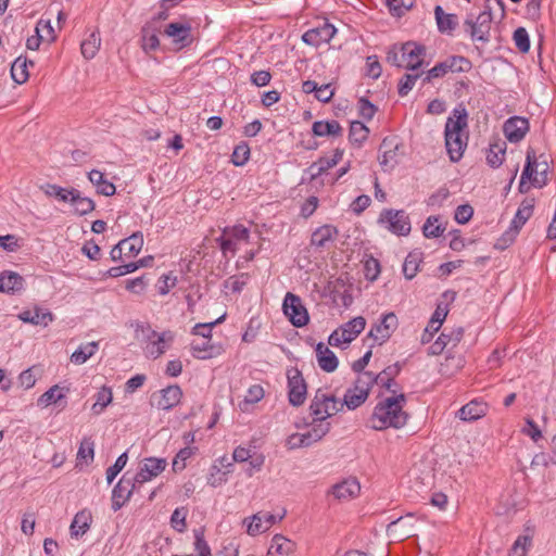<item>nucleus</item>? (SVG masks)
<instances>
[{"instance_id":"f257e3e1","label":"nucleus","mask_w":556,"mask_h":556,"mask_svg":"<svg viewBox=\"0 0 556 556\" xmlns=\"http://www.w3.org/2000/svg\"><path fill=\"white\" fill-rule=\"evenodd\" d=\"M393 393L395 392L393 391ZM406 402V395L403 393L393 394L379 401L369 419L370 428L377 431L388 428H403L409 418V415L404 410Z\"/></svg>"},{"instance_id":"f03ea898","label":"nucleus","mask_w":556,"mask_h":556,"mask_svg":"<svg viewBox=\"0 0 556 556\" xmlns=\"http://www.w3.org/2000/svg\"><path fill=\"white\" fill-rule=\"evenodd\" d=\"M467 112L465 108L454 109L452 116L447 117L444 129L445 147L452 162H458L467 147L468 136Z\"/></svg>"},{"instance_id":"7ed1b4c3","label":"nucleus","mask_w":556,"mask_h":556,"mask_svg":"<svg viewBox=\"0 0 556 556\" xmlns=\"http://www.w3.org/2000/svg\"><path fill=\"white\" fill-rule=\"evenodd\" d=\"M135 336L136 339L141 342L144 355L153 359L164 354L168 344L174 340L172 331L167 330L159 333L153 330L150 325L144 324H138L136 326Z\"/></svg>"},{"instance_id":"20e7f679","label":"nucleus","mask_w":556,"mask_h":556,"mask_svg":"<svg viewBox=\"0 0 556 556\" xmlns=\"http://www.w3.org/2000/svg\"><path fill=\"white\" fill-rule=\"evenodd\" d=\"M548 162L544 154H541L539 157L535 155V151L532 148H529L527 151L526 165L522 170L519 184L520 192H526L529 187L526 189L525 184L526 180H530L531 185L535 188H542L548 182Z\"/></svg>"},{"instance_id":"39448f33","label":"nucleus","mask_w":556,"mask_h":556,"mask_svg":"<svg viewBox=\"0 0 556 556\" xmlns=\"http://www.w3.org/2000/svg\"><path fill=\"white\" fill-rule=\"evenodd\" d=\"M492 20L491 9L485 8L478 15L468 14L463 23V27L472 41L488 43L491 36Z\"/></svg>"},{"instance_id":"423d86ee","label":"nucleus","mask_w":556,"mask_h":556,"mask_svg":"<svg viewBox=\"0 0 556 556\" xmlns=\"http://www.w3.org/2000/svg\"><path fill=\"white\" fill-rule=\"evenodd\" d=\"M343 408V404L332 394L318 389L311 401L309 413L317 421H327V419Z\"/></svg>"},{"instance_id":"0eeeda50","label":"nucleus","mask_w":556,"mask_h":556,"mask_svg":"<svg viewBox=\"0 0 556 556\" xmlns=\"http://www.w3.org/2000/svg\"><path fill=\"white\" fill-rule=\"evenodd\" d=\"M471 62L463 55H451L444 61L437 63L425 73L422 85L429 84L432 79L441 78L447 73H467L471 70Z\"/></svg>"},{"instance_id":"6e6552de","label":"nucleus","mask_w":556,"mask_h":556,"mask_svg":"<svg viewBox=\"0 0 556 556\" xmlns=\"http://www.w3.org/2000/svg\"><path fill=\"white\" fill-rule=\"evenodd\" d=\"M533 210H534V199H532V198L525 199L520 203V205L510 223L509 229L497 241L495 247L498 249H505L508 244H510L515 240L516 236L518 235V232L522 228V226L532 216Z\"/></svg>"},{"instance_id":"1a4fd4ad","label":"nucleus","mask_w":556,"mask_h":556,"mask_svg":"<svg viewBox=\"0 0 556 556\" xmlns=\"http://www.w3.org/2000/svg\"><path fill=\"white\" fill-rule=\"evenodd\" d=\"M378 224L396 236H408L412 229L404 210L384 208L379 215Z\"/></svg>"},{"instance_id":"9d476101","label":"nucleus","mask_w":556,"mask_h":556,"mask_svg":"<svg viewBox=\"0 0 556 556\" xmlns=\"http://www.w3.org/2000/svg\"><path fill=\"white\" fill-rule=\"evenodd\" d=\"M283 314L294 327H304L309 321L307 309L299 295L288 292L282 303Z\"/></svg>"},{"instance_id":"9b49d317","label":"nucleus","mask_w":556,"mask_h":556,"mask_svg":"<svg viewBox=\"0 0 556 556\" xmlns=\"http://www.w3.org/2000/svg\"><path fill=\"white\" fill-rule=\"evenodd\" d=\"M289 403L299 407L304 404L307 395V384L302 372L293 367L287 371Z\"/></svg>"},{"instance_id":"f8f14e48","label":"nucleus","mask_w":556,"mask_h":556,"mask_svg":"<svg viewBox=\"0 0 556 556\" xmlns=\"http://www.w3.org/2000/svg\"><path fill=\"white\" fill-rule=\"evenodd\" d=\"M399 327L397 316L393 312L382 314L379 321L374 324L368 337L378 345L386 343Z\"/></svg>"},{"instance_id":"ddd939ff","label":"nucleus","mask_w":556,"mask_h":556,"mask_svg":"<svg viewBox=\"0 0 556 556\" xmlns=\"http://www.w3.org/2000/svg\"><path fill=\"white\" fill-rule=\"evenodd\" d=\"M141 486L136 479L126 472L112 491V509L117 511L130 498L131 494Z\"/></svg>"},{"instance_id":"4468645a","label":"nucleus","mask_w":556,"mask_h":556,"mask_svg":"<svg viewBox=\"0 0 556 556\" xmlns=\"http://www.w3.org/2000/svg\"><path fill=\"white\" fill-rule=\"evenodd\" d=\"M402 65L409 71H417L424 63L426 48L414 41H407L400 47Z\"/></svg>"},{"instance_id":"2eb2a0df","label":"nucleus","mask_w":556,"mask_h":556,"mask_svg":"<svg viewBox=\"0 0 556 556\" xmlns=\"http://www.w3.org/2000/svg\"><path fill=\"white\" fill-rule=\"evenodd\" d=\"M337 28L326 21L321 26L311 28L302 35V41L312 47L328 43L336 36Z\"/></svg>"},{"instance_id":"dca6fc26","label":"nucleus","mask_w":556,"mask_h":556,"mask_svg":"<svg viewBox=\"0 0 556 556\" xmlns=\"http://www.w3.org/2000/svg\"><path fill=\"white\" fill-rule=\"evenodd\" d=\"M166 465L167 463L165 458H146L142 466L140 467V470L134 476V478L141 486L146 482L151 481L153 478L163 472L166 468Z\"/></svg>"},{"instance_id":"f3484780","label":"nucleus","mask_w":556,"mask_h":556,"mask_svg":"<svg viewBox=\"0 0 556 556\" xmlns=\"http://www.w3.org/2000/svg\"><path fill=\"white\" fill-rule=\"evenodd\" d=\"M276 522L277 518L275 515L263 511H260L243 520V525L247 527L248 534L252 536L266 532Z\"/></svg>"},{"instance_id":"a211bd4d","label":"nucleus","mask_w":556,"mask_h":556,"mask_svg":"<svg viewBox=\"0 0 556 556\" xmlns=\"http://www.w3.org/2000/svg\"><path fill=\"white\" fill-rule=\"evenodd\" d=\"M464 336L462 327L453 328L450 331L446 329L438 337V339L429 346L428 353L430 355H440L445 348L451 345L456 346Z\"/></svg>"},{"instance_id":"6ab92c4d","label":"nucleus","mask_w":556,"mask_h":556,"mask_svg":"<svg viewBox=\"0 0 556 556\" xmlns=\"http://www.w3.org/2000/svg\"><path fill=\"white\" fill-rule=\"evenodd\" d=\"M164 34L172 38L177 49L188 47L192 42L191 26L188 23H169Z\"/></svg>"},{"instance_id":"aec40b11","label":"nucleus","mask_w":556,"mask_h":556,"mask_svg":"<svg viewBox=\"0 0 556 556\" xmlns=\"http://www.w3.org/2000/svg\"><path fill=\"white\" fill-rule=\"evenodd\" d=\"M529 130V121L525 117L513 116L503 126L505 137L509 142L521 141Z\"/></svg>"},{"instance_id":"412c9836","label":"nucleus","mask_w":556,"mask_h":556,"mask_svg":"<svg viewBox=\"0 0 556 556\" xmlns=\"http://www.w3.org/2000/svg\"><path fill=\"white\" fill-rule=\"evenodd\" d=\"M338 236V229L332 225L318 227L311 237V245L315 248H327Z\"/></svg>"},{"instance_id":"4be33fe9","label":"nucleus","mask_w":556,"mask_h":556,"mask_svg":"<svg viewBox=\"0 0 556 556\" xmlns=\"http://www.w3.org/2000/svg\"><path fill=\"white\" fill-rule=\"evenodd\" d=\"M317 363L326 372H332L337 369L339 361L336 354L323 342H319L315 349Z\"/></svg>"},{"instance_id":"5701e85b","label":"nucleus","mask_w":556,"mask_h":556,"mask_svg":"<svg viewBox=\"0 0 556 556\" xmlns=\"http://www.w3.org/2000/svg\"><path fill=\"white\" fill-rule=\"evenodd\" d=\"M182 391L179 386H169L160 392L157 408L169 410L175 407L181 400Z\"/></svg>"},{"instance_id":"b1692460","label":"nucleus","mask_w":556,"mask_h":556,"mask_svg":"<svg viewBox=\"0 0 556 556\" xmlns=\"http://www.w3.org/2000/svg\"><path fill=\"white\" fill-rule=\"evenodd\" d=\"M24 289V278L15 271L0 274V292L14 294Z\"/></svg>"},{"instance_id":"393cba45","label":"nucleus","mask_w":556,"mask_h":556,"mask_svg":"<svg viewBox=\"0 0 556 556\" xmlns=\"http://www.w3.org/2000/svg\"><path fill=\"white\" fill-rule=\"evenodd\" d=\"M434 17L438 26V30L441 34H452L457 25L458 17L453 13H445L441 5L434 8Z\"/></svg>"},{"instance_id":"a878e982","label":"nucleus","mask_w":556,"mask_h":556,"mask_svg":"<svg viewBox=\"0 0 556 556\" xmlns=\"http://www.w3.org/2000/svg\"><path fill=\"white\" fill-rule=\"evenodd\" d=\"M17 317L24 323L43 327H47L53 320L51 312L42 311L38 307H36L35 311H23L17 315Z\"/></svg>"},{"instance_id":"bb28decb","label":"nucleus","mask_w":556,"mask_h":556,"mask_svg":"<svg viewBox=\"0 0 556 556\" xmlns=\"http://www.w3.org/2000/svg\"><path fill=\"white\" fill-rule=\"evenodd\" d=\"M488 405L483 402L470 401L458 410V417L464 421H475L485 416Z\"/></svg>"},{"instance_id":"cd10ccee","label":"nucleus","mask_w":556,"mask_h":556,"mask_svg":"<svg viewBox=\"0 0 556 556\" xmlns=\"http://www.w3.org/2000/svg\"><path fill=\"white\" fill-rule=\"evenodd\" d=\"M361 491V485L355 479H348L337 483L332 488V494L336 498L346 501L355 497Z\"/></svg>"},{"instance_id":"c85d7f7f","label":"nucleus","mask_w":556,"mask_h":556,"mask_svg":"<svg viewBox=\"0 0 556 556\" xmlns=\"http://www.w3.org/2000/svg\"><path fill=\"white\" fill-rule=\"evenodd\" d=\"M89 181L96 187L99 194L111 197L115 193V185L109 181L104 174L98 169H92L88 173Z\"/></svg>"},{"instance_id":"c756f323","label":"nucleus","mask_w":556,"mask_h":556,"mask_svg":"<svg viewBox=\"0 0 556 556\" xmlns=\"http://www.w3.org/2000/svg\"><path fill=\"white\" fill-rule=\"evenodd\" d=\"M157 28L152 23H147L141 28V48L144 52L149 53L155 51L160 46L157 36Z\"/></svg>"},{"instance_id":"7c9ffc66","label":"nucleus","mask_w":556,"mask_h":556,"mask_svg":"<svg viewBox=\"0 0 556 556\" xmlns=\"http://www.w3.org/2000/svg\"><path fill=\"white\" fill-rule=\"evenodd\" d=\"M330 431V422L317 421L313 418L307 431L302 432L308 446L320 441Z\"/></svg>"},{"instance_id":"2f4dec72","label":"nucleus","mask_w":556,"mask_h":556,"mask_svg":"<svg viewBox=\"0 0 556 556\" xmlns=\"http://www.w3.org/2000/svg\"><path fill=\"white\" fill-rule=\"evenodd\" d=\"M91 520L92 517L90 511L86 509L78 511L71 523V535L73 538L84 535L89 530Z\"/></svg>"},{"instance_id":"473e14b6","label":"nucleus","mask_w":556,"mask_h":556,"mask_svg":"<svg viewBox=\"0 0 556 556\" xmlns=\"http://www.w3.org/2000/svg\"><path fill=\"white\" fill-rule=\"evenodd\" d=\"M525 531L527 534L519 535L514 542L509 551V556H527V553L532 545L534 529L531 526H527Z\"/></svg>"},{"instance_id":"72a5a7b5","label":"nucleus","mask_w":556,"mask_h":556,"mask_svg":"<svg viewBox=\"0 0 556 556\" xmlns=\"http://www.w3.org/2000/svg\"><path fill=\"white\" fill-rule=\"evenodd\" d=\"M312 131L317 137L341 136L342 127L340 123L336 119L316 121L313 123Z\"/></svg>"},{"instance_id":"f704fd0d","label":"nucleus","mask_w":556,"mask_h":556,"mask_svg":"<svg viewBox=\"0 0 556 556\" xmlns=\"http://www.w3.org/2000/svg\"><path fill=\"white\" fill-rule=\"evenodd\" d=\"M70 203L74 207V213L79 216H85L96 208V203L92 199L81 195L80 191L75 189Z\"/></svg>"},{"instance_id":"c9c22d12","label":"nucleus","mask_w":556,"mask_h":556,"mask_svg":"<svg viewBox=\"0 0 556 556\" xmlns=\"http://www.w3.org/2000/svg\"><path fill=\"white\" fill-rule=\"evenodd\" d=\"M28 65L34 66L35 63L33 61H28L26 58L23 56L16 58L15 61L12 63L11 76L16 84L22 85L25 81H27L29 77V73L27 70Z\"/></svg>"},{"instance_id":"e433bc0d","label":"nucleus","mask_w":556,"mask_h":556,"mask_svg":"<svg viewBox=\"0 0 556 556\" xmlns=\"http://www.w3.org/2000/svg\"><path fill=\"white\" fill-rule=\"evenodd\" d=\"M98 349L99 343L96 341L81 344L71 355V362L75 365H83L97 353Z\"/></svg>"},{"instance_id":"4c0bfd02","label":"nucleus","mask_w":556,"mask_h":556,"mask_svg":"<svg viewBox=\"0 0 556 556\" xmlns=\"http://www.w3.org/2000/svg\"><path fill=\"white\" fill-rule=\"evenodd\" d=\"M101 46L100 33L98 30H93L88 38H86L81 45L80 50L81 54L85 59L91 60L96 56Z\"/></svg>"},{"instance_id":"58836bf2","label":"nucleus","mask_w":556,"mask_h":556,"mask_svg":"<svg viewBox=\"0 0 556 556\" xmlns=\"http://www.w3.org/2000/svg\"><path fill=\"white\" fill-rule=\"evenodd\" d=\"M293 549H294V543L291 540L285 538L281 534H276L271 539L268 554H270V555L277 554L280 556H287V555H290L293 552Z\"/></svg>"},{"instance_id":"ea45409f","label":"nucleus","mask_w":556,"mask_h":556,"mask_svg":"<svg viewBox=\"0 0 556 556\" xmlns=\"http://www.w3.org/2000/svg\"><path fill=\"white\" fill-rule=\"evenodd\" d=\"M365 326L366 319L363 316H357L342 325L339 329L341 332H344L348 341L352 342L365 329Z\"/></svg>"},{"instance_id":"a19ab883","label":"nucleus","mask_w":556,"mask_h":556,"mask_svg":"<svg viewBox=\"0 0 556 556\" xmlns=\"http://www.w3.org/2000/svg\"><path fill=\"white\" fill-rule=\"evenodd\" d=\"M125 257L136 256L143 247V236L141 232H135L130 237L121 240Z\"/></svg>"},{"instance_id":"79ce46f5","label":"nucleus","mask_w":556,"mask_h":556,"mask_svg":"<svg viewBox=\"0 0 556 556\" xmlns=\"http://www.w3.org/2000/svg\"><path fill=\"white\" fill-rule=\"evenodd\" d=\"M421 262V252L413 251L408 253L403 264V274L406 279L410 280L417 275Z\"/></svg>"},{"instance_id":"37998d69","label":"nucleus","mask_w":556,"mask_h":556,"mask_svg":"<svg viewBox=\"0 0 556 556\" xmlns=\"http://www.w3.org/2000/svg\"><path fill=\"white\" fill-rule=\"evenodd\" d=\"M41 189L46 195L55 198L63 203L70 202L75 191V188L67 189L54 184H46Z\"/></svg>"},{"instance_id":"c03bdc74","label":"nucleus","mask_w":556,"mask_h":556,"mask_svg":"<svg viewBox=\"0 0 556 556\" xmlns=\"http://www.w3.org/2000/svg\"><path fill=\"white\" fill-rule=\"evenodd\" d=\"M64 397V389L55 384L39 396V399L37 400V405L40 407H48L51 404H56Z\"/></svg>"},{"instance_id":"a18cd8bd","label":"nucleus","mask_w":556,"mask_h":556,"mask_svg":"<svg viewBox=\"0 0 556 556\" xmlns=\"http://www.w3.org/2000/svg\"><path fill=\"white\" fill-rule=\"evenodd\" d=\"M505 153V142L490 144V148L486 152V163L493 168L500 167L504 161Z\"/></svg>"},{"instance_id":"49530a36","label":"nucleus","mask_w":556,"mask_h":556,"mask_svg":"<svg viewBox=\"0 0 556 556\" xmlns=\"http://www.w3.org/2000/svg\"><path fill=\"white\" fill-rule=\"evenodd\" d=\"M400 364L394 363L375 376L377 378L378 384L384 387L387 390H391V387L395 384L394 378L400 374Z\"/></svg>"},{"instance_id":"de8ad7c7","label":"nucleus","mask_w":556,"mask_h":556,"mask_svg":"<svg viewBox=\"0 0 556 556\" xmlns=\"http://www.w3.org/2000/svg\"><path fill=\"white\" fill-rule=\"evenodd\" d=\"M369 129L362 122L354 121L350 125L349 140L352 144L362 146L368 138Z\"/></svg>"},{"instance_id":"09e8293b","label":"nucleus","mask_w":556,"mask_h":556,"mask_svg":"<svg viewBox=\"0 0 556 556\" xmlns=\"http://www.w3.org/2000/svg\"><path fill=\"white\" fill-rule=\"evenodd\" d=\"M367 393L365 391H358L354 387L349 388L344 394L343 406L345 405L349 409H355L359 407L366 400Z\"/></svg>"},{"instance_id":"8fccbe9b","label":"nucleus","mask_w":556,"mask_h":556,"mask_svg":"<svg viewBox=\"0 0 556 556\" xmlns=\"http://www.w3.org/2000/svg\"><path fill=\"white\" fill-rule=\"evenodd\" d=\"M444 231L445 226L439 223L438 216H429L422 226V233L426 238H439Z\"/></svg>"},{"instance_id":"3c124183","label":"nucleus","mask_w":556,"mask_h":556,"mask_svg":"<svg viewBox=\"0 0 556 556\" xmlns=\"http://www.w3.org/2000/svg\"><path fill=\"white\" fill-rule=\"evenodd\" d=\"M213 346L211 339H202L201 341H193L190 344V352L193 357L199 359H207L212 357Z\"/></svg>"},{"instance_id":"603ef678","label":"nucleus","mask_w":556,"mask_h":556,"mask_svg":"<svg viewBox=\"0 0 556 556\" xmlns=\"http://www.w3.org/2000/svg\"><path fill=\"white\" fill-rule=\"evenodd\" d=\"M396 149L397 146L392 149L387 140L384 139L380 146L381 155L379 156L380 165L383 168H393L394 165L397 163L395 156H396Z\"/></svg>"},{"instance_id":"864d4df0","label":"nucleus","mask_w":556,"mask_h":556,"mask_svg":"<svg viewBox=\"0 0 556 556\" xmlns=\"http://www.w3.org/2000/svg\"><path fill=\"white\" fill-rule=\"evenodd\" d=\"M113 395L110 388L103 387L96 394V402L91 409L94 415H100L104 408L112 402Z\"/></svg>"},{"instance_id":"5fc2aeb1","label":"nucleus","mask_w":556,"mask_h":556,"mask_svg":"<svg viewBox=\"0 0 556 556\" xmlns=\"http://www.w3.org/2000/svg\"><path fill=\"white\" fill-rule=\"evenodd\" d=\"M415 0H389L387 7L390 14L395 17H402L414 7Z\"/></svg>"},{"instance_id":"6e6d98bb","label":"nucleus","mask_w":556,"mask_h":556,"mask_svg":"<svg viewBox=\"0 0 556 556\" xmlns=\"http://www.w3.org/2000/svg\"><path fill=\"white\" fill-rule=\"evenodd\" d=\"M94 456V442L91 438H84L80 442L77 459L88 464L93 460Z\"/></svg>"},{"instance_id":"4d7b16f0","label":"nucleus","mask_w":556,"mask_h":556,"mask_svg":"<svg viewBox=\"0 0 556 556\" xmlns=\"http://www.w3.org/2000/svg\"><path fill=\"white\" fill-rule=\"evenodd\" d=\"M250 159V147L245 142H241L235 147L231 154V163L235 166H243Z\"/></svg>"},{"instance_id":"13d9d810","label":"nucleus","mask_w":556,"mask_h":556,"mask_svg":"<svg viewBox=\"0 0 556 556\" xmlns=\"http://www.w3.org/2000/svg\"><path fill=\"white\" fill-rule=\"evenodd\" d=\"M375 383L378 384L376 376L371 371H364L358 374V377L353 387L358 391H365V393L368 395L370 388Z\"/></svg>"},{"instance_id":"bf43d9fd","label":"nucleus","mask_w":556,"mask_h":556,"mask_svg":"<svg viewBox=\"0 0 556 556\" xmlns=\"http://www.w3.org/2000/svg\"><path fill=\"white\" fill-rule=\"evenodd\" d=\"M424 73H414V74H405L399 81L397 92L401 97L407 96L410 90L414 88L418 78L421 77Z\"/></svg>"},{"instance_id":"052dcab7","label":"nucleus","mask_w":556,"mask_h":556,"mask_svg":"<svg viewBox=\"0 0 556 556\" xmlns=\"http://www.w3.org/2000/svg\"><path fill=\"white\" fill-rule=\"evenodd\" d=\"M381 268L380 263L374 256H368L364 261V275L369 281H375L380 275Z\"/></svg>"},{"instance_id":"680f3d73","label":"nucleus","mask_w":556,"mask_h":556,"mask_svg":"<svg viewBox=\"0 0 556 556\" xmlns=\"http://www.w3.org/2000/svg\"><path fill=\"white\" fill-rule=\"evenodd\" d=\"M187 515L188 509L186 507H177L170 516V526L173 527V529H175L178 532H184L187 527Z\"/></svg>"},{"instance_id":"e2e57ef3","label":"nucleus","mask_w":556,"mask_h":556,"mask_svg":"<svg viewBox=\"0 0 556 556\" xmlns=\"http://www.w3.org/2000/svg\"><path fill=\"white\" fill-rule=\"evenodd\" d=\"M226 315H222L215 321L205 323V324H197L192 328V334L201 336L202 339H211L212 340V329L215 325H218L225 320Z\"/></svg>"},{"instance_id":"0e129e2a","label":"nucleus","mask_w":556,"mask_h":556,"mask_svg":"<svg viewBox=\"0 0 556 556\" xmlns=\"http://www.w3.org/2000/svg\"><path fill=\"white\" fill-rule=\"evenodd\" d=\"M513 39L515 42L516 48L522 52L526 53L530 49V38L529 34L526 28L518 27L513 35Z\"/></svg>"},{"instance_id":"69168bd1","label":"nucleus","mask_w":556,"mask_h":556,"mask_svg":"<svg viewBox=\"0 0 556 556\" xmlns=\"http://www.w3.org/2000/svg\"><path fill=\"white\" fill-rule=\"evenodd\" d=\"M227 482L226 473L223 472V469L218 464L214 463L210 467V472L207 475V484L213 488L219 486Z\"/></svg>"},{"instance_id":"338daca9","label":"nucleus","mask_w":556,"mask_h":556,"mask_svg":"<svg viewBox=\"0 0 556 556\" xmlns=\"http://www.w3.org/2000/svg\"><path fill=\"white\" fill-rule=\"evenodd\" d=\"M128 460L127 453L121 454L115 463L106 469V481L112 483L116 476L124 469Z\"/></svg>"},{"instance_id":"774afa93","label":"nucleus","mask_w":556,"mask_h":556,"mask_svg":"<svg viewBox=\"0 0 556 556\" xmlns=\"http://www.w3.org/2000/svg\"><path fill=\"white\" fill-rule=\"evenodd\" d=\"M224 235L230 236L235 241H248L250 238V231L243 225L228 227L224 230Z\"/></svg>"}]
</instances>
